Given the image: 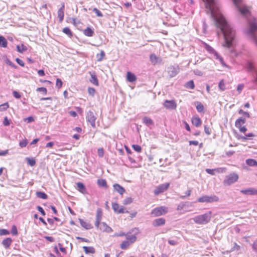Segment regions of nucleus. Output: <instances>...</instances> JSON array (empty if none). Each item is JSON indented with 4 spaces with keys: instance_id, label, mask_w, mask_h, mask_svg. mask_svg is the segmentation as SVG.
Segmentation results:
<instances>
[{
    "instance_id": "f257e3e1",
    "label": "nucleus",
    "mask_w": 257,
    "mask_h": 257,
    "mask_svg": "<svg viewBox=\"0 0 257 257\" xmlns=\"http://www.w3.org/2000/svg\"><path fill=\"white\" fill-rule=\"evenodd\" d=\"M207 14L214 19L216 26L223 35L224 46L231 47L235 39V32L219 11L217 0H202Z\"/></svg>"
},
{
    "instance_id": "f03ea898",
    "label": "nucleus",
    "mask_w": 257,
    "mask_h": 257,
    "mask_svg": "<svg viewBox=\"0 0 257 257\" xmlns=\"http://www.w3.org/2000/svg\"><path fill=\"white\" fill-rule=\"evenodd\" d=\"M247 36L253 41L257 47V25L255 23H251L246 32Z\"/></svg>"
},
{
    "instance_id": "7ed1b4c3",
    "label": "nucleus",
    "mask_w": 257,
    "mask_h": 257,
    "mask_svg": "<svg viewBox=\"0 0 257 257\" xmlns=\"http://www.w3.org/2000/svg\"><path fill=\"white\" fill-rule=\"evenodd\" d=\"M211 213L210 212L204 214L195 216L193 218L194 222L197 224H204L207 223L210 220Z\"/></svg>"
},
{
    "instance_id": "20e7f679",
    "label": "nucleus",
    "mask_w": 257,
    "mask_h": 257,
    "mask_svg": "<svg viewBox=\"0 0 257 257\" xmlns=\"http://www.w3.org/2000/svg\"><path fill=\"white\" fill-rule=\"evenodd\" d=\"M238 179V175L235 173H232L225 177L223 181L224 185L229 186L235 183Z\"/></svg>"
},
{
    "instance_id": "39448f33",
    "label": "nucleus",
    "mask_w": 257,
    "mask_h": 257,
    "mask_svg": "<svg viewBox=\"0 0 257 257\" xmlns=\"http://www.w3.org/2000/svg\"><path fill=\"white\" fill-rule=\"evenodd\" d=\"M197 200L199 202L212 203L218 201L219 198L215 195L211 196L204 195L198 198Z\"/></svg>"
},
{
    "instance_id": "423d86ee",
    "label": "nucleus",
    "mask_w": 257,
    "mask_h": 257,
    "mask_svg": "<svg viewBox=\"0 0 257 257\" xmlns=\"http://www.w3.org/2000/svg\"><path fill=\"white\" fill-rule=\"evenodd\" d=\"M167 208L165 206H160L153 209L151 211V215L157 217L165 214L167 212Z\"/></svg>"
},
{
    "instance_id": "0eeeda50",
    "label": "nucleus",
    "mask_w": 257,
    "mask_h": 257,
    "mask_svg": "<svg viewBox=\"0 0 257 257\" xmlns=\"http://www.w3.org/2000/svg\"><path fill=\"white\" fill-rule=\"evenodd\" d=\"M206 49L210 53L213 54L215 57V58L218 60L222 65L225 66V64L224 62L223 58L219 55V54L211 46L206 45Z\"/></svg>"
},
{
    "instance_id": "6e6552de",
    "label": "nucleus",
    "mask_w": 257,
    "mask_h": 257,
    "mask_svg": "<svg viewBox=\"0 0 257 257\" xmlns=\"http://www.w3.org/2000/svg\"><path fill=\"white\" fill-rule=\"evenodd\" d=\"M169 183H166L160 185L155 189L154 191V194L156 195H158L159 194L166 191L169 188Z\"/></svg>"
},
{
    "instance_id": "1a4fd4ad",
    "label": "nucleus",
    "mask_w": 257,
    "mask_h": 257,
    "mask_svg": "<svg viewBox=\"0 0 257 257\" xmlns=\"http://www.w3.org/2000/svg\"><path fill=\"white\" fill-rule=\"evenodd\" d=\"M86 118L87 121L90 123L91 126L93 128H95V120L96 119V117L92 111L89 110L88 111Z\"/></svg>"
},
{
    "instance_id": "9d476101",
    "label": "nucleus",
    "mask_w": 257,
    "mask_h": 257,
    "mask_svg": "<svg viewBox=\"0 0 257 257\" xmlns=\"http://www.w3.org/2000/svg\"><path fill=\"white\" fill-rule=\"evenodd\" d=\"M179 72L178 66H170L168 68V73L170 77H175Z\"/></svg>"
},
{
    "instance_id": "9b49d317",
    "label": "nucleus",
    "mask_w": 257,
    "mask_h": 257,
    "mask_svg": "<svg viewBox=\"0 0 257 257\" xmlns=\"http://www.w3.org/2000/svg\"><path fill=\"white\" fill-rule=\"evenodd\" d=\"M164 106L168 109H175L177 107V103L174 100H166L164 102Z\"/></svg>"
},
{
    "instance_id": "f8f14e48",
    "label": "nucleus",
    "mask_w": 257,
    "mask_h": 257,
    "mask_svg": "<svg viewBox=\"0 0 257 257\" xmlns=\"http://www.w3.org/2000/svg\"><path fill=\"white\" fill-rule=\"evenodd\" d=\"M246 68L248 71L254 73L253 77L255 81L257 82V69L255 68L252 63L249 61L247 62L246 63Z\"/></svg>"
},
{
    "instance_id": "ddd939ff",
    "label": "nucleus",
    "mask_w": 257,
    "mask_h": 257,
    "mask_svg": "<svg viewBox=\"0 0 257 257\" xmlns=\"http://www.w3.org/2000/svg\"><path fill=\"white\" fill-rule=\"evenodd\" d=\"M241 0H232L234 4L236 7L238 11L242 14L245 15L248 12V11L246 8H242L240 5L239 4L240 3Z\"/></svg>"
},
{
    "instance_id": "4468645a",
    "label": "nucleus",
    "mask_w": 257,
    "mask_h": 257,
    "mask_svg": "<svg viewBox=\"0 0 257 257\" xmlns=\"http://www.w3.org/2000/svg\"><path fill=\"white\" fill-rule=\"evenodd\" d=\"M112 208L114 211L117 213H124V207L123 206H119V204L117 203H112Z\"/></svg>"
},
{
    "instance_id": "2eb2a0df",
    "label": "nucleus",
    "mask_w": 257,
    "mask_h": 257,
    "mask_svg": "<svg viewBox=\"0 0 257 257\" xmlns=\"http://www.w3.org/2000/svg\"><path fill=\"white\" fill-rule=\"evenodd\" d=\"M102 213L101 209L100 208H98L96 212V221L95 222V226L96 227H98L99 225V222H100L102 218Z\"/></svg>"
},
{
    "instance_id": "dca6fc26",
    "label": "nucleus",
    "mask_w": 257,
    "mask_h": 257,
    "mask_svg": "<svg viewBox=\"0 0 257 257\" xmlns=\"http://www.w3.org/2000/svg\"><path fill=\"white\" fill-rule=\"evenodd\" d=\"M240 192L245 195H257V190L251 188L241 190H240Z\"/></svg>"
},
{
    "instance_id": "f3484780",
    "label": "nucleus",
    "mask_w": 257,
    "mask_h": 257,
    "mask_svg": "<svg viewBox=\"0 0 257 257\" xmlns=\"http://www.w3.org/2000/svg\"><path fill=\"white\" fill-rule=\"evenodd\" d=\"M101 230L103 231H106L107 232H110L112 231V229L110 227L108 226L104 222H99V225L98 227Z\"/></svg>"
},
{
    "instance_id": "a211bd4d",
    "label": "nucleus",
    "mask_w": 257,
    "mask_h": 257,
    "mask_svg": "<svg viewBox=\"0 0 257 257\" xmlns=\"http://www.w3.org/2000/svg\"><path fill=\"white\" fill-rule=\"evenodd\" d=\"M150 59L151 63L153 65H156L157 63H160L161 62V59L157 57L155 54H152L150 56Z\"/></svg>"
},
{
    "instance_id": "6ab92c4d",
    "label": "nucleus",
    "mask_w": 257,
    "mask_h": 257,
    "mask_svg": "<svg viewBox=\"0 0 257 257\" xmlns=\"http://www.w3.org/2000/svg\"><path fill=\"white\" fill-rule=\"evenodd\" d=\"M165 219L163 218L156 219L153 221L152 224L154 226L157 227L165 224Z\"/></svg>"
},
{
    "instance_id": "aec40b11",
    "label": "nucleus",
    "mask_w": 257,
    "mask_h": 257,
    "mask_svg": "<svg viewBox=\"0 0 257 257\" xmlns=\"http://www.w3.org/2000/svg\"><path fill=\"white\" fill-rule=\"evenodd\" d=\"M65 8L64 4H63L61 7L58 11V17L59 19L60 22H62L64 19V11Z\"/></svg>"
},
{
    "instance_id": "412c9836",
    "label": "nucleus",
    "mask_w": 257,
    "mask_h": 257,
    "mask_svg": "<svg viewBox=\"0 0 257 257\" xmlns=\"http://www.w3.org/2000/svg\"><path fill=\"white\" fill-rule=\"evenodd\" d=\"M81 225L86 229H89L92 228V226L89 223L83 220L82 219H79Z\"/></svg>"
},
{
    "instance_id": "4be33fe9",
    "label": "nucleus",
    "mask_w": 257,
    "mask_h": 257,
    "mask_svg": "<svg viewBox=\"0 0 257 257\" xmlns=\"http://www.w3.org/2000/svg\"><path fill=\"white\" fill-rule=\"evenodd\" d=\"M90 74L91 75V79L90 80V81L93 83L94 85H98V81L97 79V78L96 77V75L95 73V72H90Z\"/></svg>"
},
{
    "instance_id": "5701e85b",
    "label": "nucleus",
    "mask_w": 257,
    "mask_h": 257,
    "mask_svg": "<svg viewBox=\"0 0 257 257\" xmlns=\"http://www.w3.org/2000/svg\"><path fill=\"white\" fill-rule=\"evenodd\" d=\"M113 188L115 191H117L120 195H122L125 192V189L122 186L118 184H115L113 185Z\"/></svg>"
},
{
    "instance_id": "b1692460",
    "label": "nucleus",
    "mask_w": 257,
    "mask_h": 257,
    "mask_svg": "<svg viewBox=\"0 0 257 257\" xmlns=\"http://www.w3.org/2000/svg\"><path fill=\"white\" fill-rule=\"evenodd\" d=\"M77 187L78 190L83 194L86 193V189L85 185L81 182L77 183Z\"/></svg>"
},
{
    "instance_id": "393cba45",
    "label": "nucleus",
    "mask_w": 257,
    "mask_h": 257,
    "mask_svg": "<svg viewBox=\"0 0 257 257\" xmlns=\"http://www.w3.org/2000/svg\"><path fill=\"white\" fill-rule=\"evenodd\" d=\"M192 124L196 127H199L201 124V120L199 117H194L192 118Z\"/></svg>"
},
{
    "instance_id": "a878e982",
    "label": "nucleus",
    "mask_w": 257,
    "mask_h": 257,
    "mask_svg": "<svg viewBox=\"0 0 257 257\" xmlns=\"http://www.w3.org/2000/svg\"><path fill=\"white\" fill-rule=\"evenodd\" d=\"M245 122V119L241 117L237 119L235 123V126L236 127H240L242 124Z\"/></svg>"
},
{
    "instance_id": "bb28decb",
    "label": "nucleus",
    "mask_w": 257,
    "mask_h": 257,
    "mask_svg": "<svg viewBox=\"0 0 257 257\" xmlns=\"http://www.w3.org/2000/svg\"><path fill=\"white\" fill-rule=\"evenodd\" d=\"M84 34L88 37H92L94 35V31L89 27H87L83 31Z\"/></svg>"
},
{
    "instance_id": "cd10ccee",
    "label": "nucleus",
    "mask_w": 257,
    "mask_h": 257,
    "mask_svg": "<svg viewBox=\"0 0 257 257\" xmlns=\"http://www.w3.org/2000/svg\"><path fill=\"white\" fill-rule=\"evenodd\" d=\"M127 79L128 81L133 82L136 80L137 78L135 74L130 72H128L127 73Z\"/></svg>"
},
{
    "instance_id": "c85d7f7f",
    "label": "nucleus",
    "mask_w": 257,
    "mask_h": 257,
    "mask_svg": "<svg viewBox=\"0 0 257 257\" xmlns=\"http://www.w3.org/2000/svg\"><path fill=\"white\" fill-rule=\"evenodd\" d=\"M246 164L249 166H257V161L254 159H248L245 161Z\"/></svg>"
},
{
    "instance_id": "c756f323",
    "label": "nucleus",
    "mask_w": 257,
    "mask_h": 257,
    "mask_svg": "<svg viewBox=\"0 0 257 257\" xmlns=\"http://www.w3.org/2000/svg\"><path fill=\"white\" fill-rule=\"evenodd\" d=\"M83 248L86 253H94L95 249L92 246H83Z\"/></svg>"
},
{
    "instance_id": "7c9ffc66",
    "label": "nucleus",
    "mask_w": 257,
    "mask_h": 257,
    "mask_svg": "<svg viewBox=\"0 0 257 257\" xmlns=\"http://www.w3.org/2000/svg\"><path fill=\"white\" fill-rule=\"evenodd\" d=\"M143 121L147 126H150L153 124L152 119L147 116L143 117Z\"/></svg>"
},
{
    "instance_id": "2f4dec72",
    "label": "nucleus",
    "mask_w": 257,
    "mask_h": 257,
    "mask_svg": "<svg viewBox=\"0 0 257 257\" xmlns=\"http://www.w3.org/2000/svg\"><path fill=\"white\" fill-rule=\"evenodd\" d=\"M7 44L6 39L4 37L0 36V47L6 48L7 47Z\"/></svg>"
},
{
    "instance_id": "473e14b6",
    "label": "nucleus",
    "mask_w": 257,
    "mask_h": 257,
    "mask_svg": "<svg viewBox=\"0 0 257 257\" xmlns=\"http://www.w3.org/2000/svg\"><path fill=\"white\" fill-rule=\"evenodd\" d=\"M97 184L101 187L106 188L107 187L106 181L104 179H98Z\"/></svg>"
},
{
    "instance_id": "72a5a7b5",
    "label": "nucleus",
    "mask_w": 257,
    "mask_h": 257,
    "mask_svg": "<svg viewBox=\"0 0 257 257\" xmlns=\"http://www.w3.org/2000/svg\"><path fill=\"white\" fill-rule=\"evenodd\" d=\"M126 238L127 241H136L137 239L136 236L132 234L131 232H128L126 234Z\"/></svg>"
},
{
    "instance_id": "f704fd0d",
    "label": "nucleus",
    "mask_w": 257,
    "mask_h": 257,
    "mask_svg": "<svg viewBox=\"0 0 257 257\" xmlns=\"http://www.w3.org/2000/svg\"><path fill=\"white\" fill-rule=\"evenodd\" d=\"M36 195L38 198L47 199L48 198V195L44 192H37Z\"/></svg>"
},
{
    "instance_id": "c9c22d12",
    "label": "nucleus",
    "mask_w": 257,
    "mask_h": 257,
    "mask_svg": "<svg viewBox=\"0 0 257 257\" xmlns=\"http://www.w3.org/2000/svg\"><path fill=\"white\" fill-rule=\"evenodd\" d=\"M17 49L19 52L23 53L27 50V47L24 45L22 44L21 45H17Z\"/></svg>"
},
{
    "instance_id": "e433bc0d",
    "label": "nucleus",
    "mask_w": 257,
    "mask_h": 257,
    "mask_svg": "<svg viewBox=\"0 0 257 257\" xmlns=\"http://www.w3.org/2000/svg\"><path fill=\"white\" fill-rule=\"evenodd\" d=\"M105 55V52L101 50L100 54L96 55L97 61L98 62L101 61Z\"/></svg>"
},
{
    "instance_id": "4c0bfd02",
    "label": "nucleus",
    "mask_w": 257,
    "mask_h": 257,
    "mask_svg": "<svg viewBox=\"0 0 257 257\" xmlns=\"http://www.w3.org/2000/svg\"><path fill=\"white\" fill-rule=\"evenodd\" d=\"M196 109L197 110V111L199 112H201L203 111L204 110V106L203 105V104L200 102H196Z\"/></svg>"
},
{
    "instance_id": "58836bf2",
    "label": "nucleus",
    "mask_w": 257,
    "mask_h": 257,
    "mask_svg": "<svg viewBox=\"0 0 257 257\" xmlns=\"http://www.w3.org/2000/svg\"><path fill=\"white\" fill-rule=\"evenodd\" d=\"M185 86L187 88L193 89L195 87L193 81L190 80L187 82L185 84Z\"/></svg>"
},
{
    "instance_id": "ea45409f",
    "label": "nucleus",
    "mask_w": 257,
    "mask_h": 257,
    "mask_svg": "<svg viewBox=\"0 0 257 257\" xmlns=\"http://www.w3.org/2000/svg\"><path fill=\"white\" fill-rule=\"evenodd\" d=\"M63 32L69 36L72 37L73 34L70 29L68 27H65L63 29Z\"/></svg>"
},
{
    "instance_id": "a19ab883",
    "label": "nucleus",
    "mask_w": 257,
    "mask_h": 257,
    "mask_svg": "<svg viewBox=\"0 0 257 257\" xmlns=\"http://www.w3.org/2000/svg\"><path fill=\"white\" fill-rule=\"evenodd\" d=\"M131 242H122L120 244V247L122 249H126L131 244Z\"/></svg>"
},
{
    "instance_id": "79ce46f5",
    "label": "nucleus",
    "mask_w": 257,
    "mask_h": 257,
    "mask_svg": "<svg viewBox=\"0 0 257 257\" xmlns=\"http://www.w3.org/2000/svg\"><path fill=\"white\" fill-rule=\"evenodd\" d=\"M26 160L27 161L28 164L31 166H34L36 164V161L33 159H30L29 158H27Z\"/></svg>"
},
{
    "instance_id": "37998d69",
    "label": "nucleus",
    "mask_w": 257,
    "mask_h": 257,
    "mask_svg": "<svg viewBox=\"0 0 257 257\" xmlns=\"http://www.w3.org/2000/svg\"><path fill=\"white\" fill-rule=\"evenodd\" d=\"M254 135L252 133H249V134L245 135L244 136L241 137V138L244 140H250V138L254 137Z\"/></svg>"
},
{
    "instance_id": "c03bdc74",
    "label": "nucleus",
    "mask_w": 257,
    "mask_h": 257,
    "mask_svg": "<svg viewBox=\"0 0 257 257\" xmlns=\"http://www.w3.org/2000/svg\"><path fill=\"white\" fill-rule=\"evenodd\" d=\"M218 87H219V89L222 91H223L225 89V84H224L223 80H221L219 82V84H218Z\"/></svg>"
},
{
    "instance_id": "a18cd8bd",
    "label": "nucleus",
    "mask_w": 257,
    "mask_h": 257,
    "mask_svg": "<svg viewBox=\"0 0 257 257\" xmlns=\"http://www.w3.org/2000/svg\"><path fill=\"white\" fill-rule=\"evenodd\" d=\"M132 148L133 149L137 152H141L142 151V148L138 145H133Z\"/></svg>"
},
{
    "instance_id": "49530a36",
    "label": "nucleus",
    "mask_w": 257,
    "mask_h": 257,
    "mask_svg": "<svg viewBox=\"0 0 257 257\" xmlns=\"http://www.w3.org/2000/svg\"><path fill=\"white\" fill-rule=\"evenodd\" d=\"M5 62L6 63L10 66L11 67H13V68H17V66L14 63H13L12 62H11L9 59H7L5 61Z\"/></svg>"
},
{
    "instance_id": "de8ad7c7",
    "label": "nucleus",
    "mask_w": 257,
    "mask_h": 257,
    "mask_svg": "<svg viewBox=\"0 0 257 257\" xmlns=\"http://www.w3.org/2000/svg\"><path fill=\"white\" fill-rule=\"evenodd\" d=\"M9 107L8 103L6 102L0 105V111L6 110Z\"/></svg>"
},
{
    "instance_id": "09e8293b",
    "label": "nucleus",
    "mask_w": 257,
    "mask_h": 257,
    "mask_svg": "<svg viewBox=\"0 0 257 257\" xmlns=\"http://www.w3.org/2000/svg\"><path fill=\"white\" fill-rule=\"evenodd\" d=\"M133 202V199L131 197L126 198L123 202L124 205H127Z\"/></svg>"
},
{
    "instance_id": "8fccbe9b",
    "label": "nucleus",
    "mask_w": 257,
    "mask_h": 257,
    "mask_svg": "<svg viewBox=\"0 0 257 257\" xmlns=\"http://www.w3.org/2000/svg\"><path fill=\"white\" fill-rule=\"evenodd\" d=\"M92 11L96 14L97 16L99 17H103V14H102V13L99 10H98L97 8H94L92 10Z\"/></svg>"
},
{
    "instance_id": "3c124183",
    "label": "nucleus",
    "mask_w": 257,
    "mask_h": 257,
    "mask_svg": "<svg viewBox=\"0 0 257 257\" xmlns=\"http://www.w3.org/2000/svg\"><path fill=\"white\" fill-rule=\"evenodd\" d=\"M88 92L92 96H94L95 93V90L93 88L89 87L88 89Z\"/></svg>"
},
{
    "instance_id": "603ef678",
    "label": "nucleus",
    "mask_w": 257,
    "mask_h": 257,
    "mask_svg": "<svg viewBox=\"0 0 257 257\" xmlns=\"http://www.w3.org/2000/svg\"><path fill=\"white\" fill-rule=\"evenodd\" d=\"M219 170V169H206L205 171L209 174L214 175L215 174V171Z\"/></svg>"
},
{
    "instance_id": "864d4df0",
    "label": "nucleus",
    "mask_w": 257,
    "mask_h": 257,
    "mask_svg": "<svg viewBox=\"0 0 257 257\" xmlns=\"http://www.w3.org/2000/svg\"><path fill=\"white\" fill-rule=\"evenodd\" d=\"M239 114H243L247 117L249 118L250 117V115L248 112L243 111L242 109H240L238 111Z\"/></svg>"
},
{
    "instance_id": "5fc2aeb1",
    "label": "nucleus",
    "mask_w": 257,
    "mask_h": 257,
    "mask_svg": "<svg viewBox=\"0 0 257 257\" xmlns=\"http://www.w3.org/2000/svg\"><path fill=\"white\" fill-rule=\"evenodd\" d=\"M56 87H57L58 88H60L62 85V81L59 78H57L56 80Z\"/></svg>"
},
{
    "instance_id": "6e6d98bb",
    "label": "nucleus",
    "mask_w": 257,
    "mask_h": 257,
    "mask_svg": "<svg viewBox=\"0 0 257 257\" xmlns=\"http://www.w3.org/2000/svg\"><path fill=\"white\" fill-rule=\"evenodd\" d=\"M9 233V231L6 229H0V235H7Z\"/></svg>"
},
{
    "instance_id": "4d7b16f0",
    "label": "nucleus",
    "mask_w": 257,
    "mask_h": 257,
    "mask_svg": "<svg viewBox=\"0 0 257 257\" xmlns=\"http://www.w3.org/2000/svg\"><path fill=\"white\" fill-rule=\"evenodd\" d=\"M11 233L13 235L17 234V233H18L17 228L15 225H13L12 226V228L11 229Z\"/></svg>"
},
{
    "instance_id": "13d9d810",
    "label": "nucleus",
    "mask_w": 257,
    "mask_h": 257,
    "mask_svg": "<svg viewBox=\"0 0 257 257\" xmlns=\"http://www.w3.org/2000/svg\"><path fill=\"white\" fill-rule=\"evenodd\" d=\"M97 153H98V155L100 157H102L104 155V150H103V148H99L97 150Z\"/></svg>"
},
{
    "instance_id": "bf43d9fd",
    "label": "nucleus",
    "mask_w": 257,
    "mask_h": 257,
    "mask_svg": "<svg viewBox=\"0 0 257 257\" xmlns=\"http://www.w3.org/2000/svg\"><path fill=\"white\" fill-rule=\"evenodd\" d=\"M191 190L189 189L187 191L185 192V195H182L180 196V198L183 199H184L186 196H189L191 194Z\"/></svg>"
},
{
    "instance_id": "052dcab7",
    "label": "nucleus",
    "mask_w": 257,
    "mask_h": 257,
    "mask_svg": "<svg viewBox=\"0 0 257 257\" xmlns=\"http://www.w3.org/2000/svg\"><path fill=\"white\" fill-rule=\"evenodd\" d=\"M34 120V117L33 116H29L24 119V121L27 122V123H30L33 122Z\"/></svg>"
},
{
    "instance_id": "680f3d73",
    "label": "nucleus",
    "mask_w": 257,
    "mask_h": 257,
    "mask_svg": "<svg viewBox=\"0 0 257 257\" xmlns=\"http://www.w3.org/2000/svg\"><path fill=\"white\" fill-rule=\"evenodd\" d=\"M37 210L40 212H41V214L43 215V216H44L45 215V212L44 211V210L43 209V208L40 206H38L37 207Z\"/></svg>"
},
{
    "instance_id": "e2e57ef3",
    "label": "nucleus",
    "mask_w": 257,
    "mask_h": 257,
    "mask_svg": "<svg viewBox=\"0 0 257 257\" xmlns=\"http://www.w3.org/2000/svg\"><path fill=\"white\" fill-rule=\"evenodd\" d=\"M37 91L42 92L45 94L47 93V89L45 87H39L37 89Z\"/></svg>"
},
{
    "instance_id": "0e129e2a",
    "label": "nucleus",
    "mask_w": 257,
    "mask_h": 257,
    "mask_svg": "<svg viewBox=\"0 0 257 257\" xmlns=\"http://www.w3.org/2000/svg\"><path fill=\"white\" fill-rule=\"evenodd\" d=\"M13 96L16 98H20L21 97V95L20 94V93L17 91H13Z\"/></svg>"
},
{
    "instance_id": "69168bd1",
    "label": "nucleus",
    "mask_w": 257,
    "mask_h": 257,
    "mask_svg": "<svg viewBox=\"0 0 257 257\" xmlns=\"http://www.w3.org/2000/svg\"><path fill=\"white\" fill-rule=\"evenodd\" d=\"M3 124L5 126H8V125H10V120H9V119L8 118V117L7 116H6L4 118V120L3 121Z\"/></svg>"
},
{
    "instance_id": "338daca9",
    "label": "nucleus",
    "mask_w": 257,
    "mask_h": 257,
    "mask_svg": "<svg viewBox=\"0 0 257 257\" xmlns=\"http://www.w3.org/2000/svg\"><path fill=\"white\" fill-rule=\"evenodd\" d=\"M28 144V142L26 140H23L20 142V146L21 148L25 147Z\"/></svg>"
},
{
    "instance_id": "774afa93",
    "label": "nucleus",
    "mask_w": 257,
    "mask_h": 257,
    "mask_svg": "<svg viewBox=\"0 0 257 257\" xmlns=\"http://www.w3.org/2000/svg\"><path fill=\"white\" fill-rule=\"evenodd\" d=\"M16 61L17 62V63L19 65H20V66H24L25 63L22 60H21L20 59L17 58H16Z\"/></svg>"
}]
</instances>
